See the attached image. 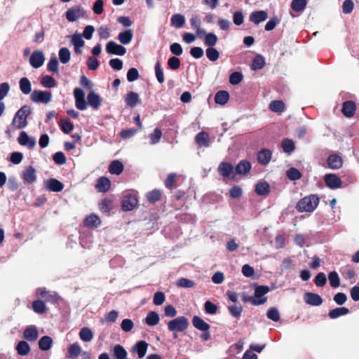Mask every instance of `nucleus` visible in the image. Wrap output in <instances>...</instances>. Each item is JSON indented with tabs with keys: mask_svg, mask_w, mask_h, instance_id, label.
<instances>
[{
	"mask_svg": "<svg viewBox=\"0 0 359 359\" xmlns=\"http://www.w3.org/2000/svg\"><path fill=\"white\" fill-rule=\"evenodd\" d=\"M319 198L315 194L305 196L297 203L296 209L299 212H313L318 205Z\"/></svg>",
	"mask_w": 359,
	"mask_h": 359,
	"instance_id": "obj_1",
	"label": "nucleus"
},
{
	"mask_svg": "<svg viewBox=\"0 0 359 359\" xmlns=\"http://www.w3.org/2000/svg\"><path fill=\"white\" fill-rule=\"evenodd\" d=\"M31 114L30 107L27 105L22 107L15 114L12 125L18 128L21 129L27 126V118Z\"/></svg>",
	"mask_w": 359,
	"mask_h": 359,
	"instance_id": "obj_2",
	"label": "nucleus"
},
{
	"mask_svg": "<svg viewBox=\"0 0 359 359\" xmlns=\"http://www.w3.org/2000/svg\"><path fill=\"white\" fill-rule=\"evenodd\" d=\"M189 320L184 316L177 317L168 323V329L170 332H184L189 327Z\"/></svg>",
	"mask_w": 359,
	"mask_h": 359,
	"instance_id": "obj_3",
	"label": "nucleus"
},
{
	"mask_svg": "<svg viewBox=\"0 0 359 359\" xmlns=\"http://www.w3.org/2000/svg\"><path fill=\"white\" fill-rule=\"evenodd\" d=\"M86 12L83 8L80 6H74L70 8H69L66 13L65 16L69 22H75L79 18H84Z\"/></svg>",
	"mask_w": 359,
	"mask_h": 359,
	"instance_id": "obj_4",
	"label": "nucleus"
},
{
	"mask_svg": "<svg viewBox=\"0 0 359 359\" xmlns=\"http://www.w3.org/2000/svg\"><path fill=\"white\" fill-rule=\"evenodd\" d=\"M52 98V94L49 91L34 90L30 96V99L35 103H48Z\"/></svg>",
	"mask_w": 359,
	"mask_h": 359,
	"instance_id": "obj_5",
	"label": "nucleus"
},
{
	"mask_svg": "<svg viewBox=\"0 0 359 359\" xmlns=\"http://www.w3.org/2000/svg\"><path fill=\"white\" fill-rule=\"evenodd\" d=\"M138 199L135 194H127L123 196L121 208L123 211H130L137 205Z\"/></svg>",
	"mask_w": 359,
	"mask_h": 359,
	"instance_id": "obj_6",
	"label": "nucleus"
},
{
	"mask_svg": "<svg viewBox=\"0 0 359 359\" xmlns=\"http://www.w3.org/2000/svg\"><path fill=\"white\" fill-rule=\"evenodd\" d=\"M106 51L110 55L122 56L126 53V48L114 41H110L106 45Z\"/></svg>",
	"mask_w": 359,
	"mask_h": 359,
	"instance_id": "obj_7",
	"label": "nucleus"
},
{
	"mask_svg": "<svg viewBox=\"0 0 359 359\" xmlns=\"http://www.w3.org/2000/svg\"><path fill=\"white\" fill-rule=\"evenodd\" d=\"M36 294L45 299L46 301L50 302L53 304H56L60 299V296L55 292H50L45 287H40L37 289Z\"/></svg>",
	"mask_w": 359,
	"mask_h": 359,
	"instance_id": "obj_8",
	"label": "nucleus"
},
{
	"mask_svg": "<svg viewBox=\"0 0 359 359\" xmlns=\"http://www.w3.org/2000/svg\"><path fill=\"white\" fill-rule=\"evenodd\" d=\"M45 60L44 54L41 50H34L29 57V63L33 68L38 69L41 67Z\"/></svg>",
	"mask_w": 359,
	"mask_h": 359,
	"instance_id": "obj_9",
	"label": "nucleus"
},
{
	"mask_svg": "<svg viewBox=\"0 0 359 359\" xmlns=\"http://www.w3.org/2000/svg\"><path fill=\"white\" fill-rule=\"evenodd\" d=\"M44 187L49 191L60 192L63 190L65 185L58 180L50 178L44 182Z\"/></svg>",
	"mask_w": 359,
	"mask_h": 359,
	"instance_id": "obj_10",
	"label": "nucleus"
},
{
	"mask_svg": "<svg viewBox=\"0 0 359 359\" xmlns=\"http://www.w3.org/2000/svg\"><path fill=\"white\" fill-rule=\"evenodd\" d=\"M326 186L332 189H339L341 187V180L335 174H327L324 177Z\"/></svg>",
	"mask_w": 359,
	"mask_h": 359,
	"instance_id": "obj_11",
	"label": "nucleus"
},
{
	"mask_svg": "<svg viewBox=\"0 0 359 359\" xmlns=\"http://www.w3.org/2000/svg\"><path fill=\"white\" fill-rule=\"evenodd\" d=\"M74 95L75 97L76 107L79 110L86 109V102L85 100V93L82 89L76 88L74 90Z\"/></svg>",
	"mask_w": 359,
	"mask_h": 359,
	"instance_id": "obj_12",
	"label": "nucleus"
},
{
	"mask_svg": "<svg viewBox=\"0 0 359 359\" xmlns=\"http://www.w3.org/2000/svg\"><path fill=\"white\" fill-rule=\"evenodd\" d=\"M18 142L20 145L27 147L29 149H32L36 145V140L29 137L25 131L20 132Z\"/></svg>",
	"mask_w": 359,
	"mask_h": 359,
	"instance_id": "obj_13",
	"label": "nucleus"
},
{
	"mask_svg": "<svg viewBox=\"0 0 359 359\" xmlns=\"http://www.w3.org/2000/svg\"><path fill=\"white\" fill-rule=\"evenodd\" d=\"M304 300L307 304L315 306L321 305L323 302L322 297L319 294L310 292L304 294Z\"/></svg>",
	"mask_w": 359,
	"mask_h": 359,
	"instance_id": "obj_14",
	"label": "nucleus"
},
{
	"mask_svg": "<svg viewBox=\"0 0 359 359\" xmlns=\"http://www.w3.org/2000/svg\"><path fill=\"white\" fill-rule=\"evenodd\" d=\"M356 110L355 103L352 100L345 101L342 104L341 112L347 117H353Z\"/></svg>",
	"mask_w": 359,
	"mask_h": 359,
	"instance_id": "obj_15",
	"label": "nucleus"
},
{
	"mask_svg": "<svg viewBox=\"0 0 359 359\" xmlns=\"http://www.w3.org/2000/svg\"><path fill=\"white\" fill-rule=\"evenodd\" d=\"M327 163L330 168L337 170L342 167L343 159L338 154H331L327 159Z\"/></svg>",
	"mask_w": 359,
	"mask_h": 359,
	"instance_id": "obj_16",
	"label": "nucleus"
},
{
	"mask_svg": "<svg viewBox=\"0 0 359 359\" xmlns=\"http://www.w3.org/2000/svg\"><path fill=\"white\" fill-rule=\"evenodd\" d=\"M111 187V181L106 177H100L97 180L95 188L99 192H107Z\"/></svg>",
	"mask_w": 359,
	"mask_h": 359,
	"instance_id": "obj_17",
	"label": "nucleus"
},
{
	"mask_svg": "<svg viewBox=\"0 0 359 359\" xmlns=\"http://www.w3.org/2000/svg\"><path fill=\"white\" fill-rule=\"evenodd\" d=\"M343 277L350 281L351 284L355 283V273L354 269L350 266L346 265L342 267L340 270Z\"/></svg>",
	"mask_w": 359,
	"mask_h": 359,
	"instance_id": "obj_18",
	"label": "nucleus"
},
{
	"mask_svg": "<svg viewBox=\"0 0 359 359\" xmlns=\"http://www.w3.org/2000/svg\"><path fill=\"white\" fill-rule=\"evenodd\" d=\"M23 180L28 184H33L36 180V170L29 165L22 172Z\"/></svg>",
	"mask_w": 359,
	"mask_h": 359,
	"instance_id": "obj_19",
	"label": "nucleus"
},
{
	"mask_svg": "<svg viewBox=\"0 0 359 359\" xmlns=\"http://www.w3.org/2000/svg\"><path fill=\"white\" fill-rule=\"evenodd\" d=\"M272 152L268 149H262L257 154V161L262 165H267L271 159Z\"/></svg>",
	"mask_w": 359,
	"mask_h": 359,
	"instance_id": "obj_20",
	"label": "nucleus"
},
{
	"mask_svg": "<svg viewBox=\"0 0 359 359\" xmlns=\"http://www.w3.org/2000/svg\"><path fill=\"white\" fill-rule=\"evenodd\" d=\"M87 100L88 104L95 109H97L102 102L100 96L93 91L90 92L87 96Z\"/></svg>",
	"mask_w": 359,
	"mask_h": 359,
	"instance_id": "obj_21",
	"label": "nucleus"
},
{
	"mask_svg": "<svg viewBox=\"0 0 359 359\" xmlns=\"http://www.w3.org/2000/svg\"><path fill=\"white\" fill-rule=\"evenodd\" d=\"M268 18V14L264 11H258L252 12L249 17V19L251 22L255 23V25H258L259 23L265 21Z\"/></svg>",
	"mask_w": 359,
	"mask_h": 359,
	"instance_id": "obj_22",
	"label": "nucleus"
},
{
	"mask_svg": "<svg viewBox=\"0 0 359 359\" xmlns=\"http://www.w3.org/2000/svg\"><path fill=\"white\" fill-rule=\"evenodd\" d=\"M125 102L128 107L133 108L140 102V99L137 93L131 91L126 94Z\"/></svg>",
	"mask_w": 359,
	"mask_h": 359,
	"instance_id": "obj_23",
	"label": "nucleus"
},
{
	"mask_svg": "<svg viewBox=\"0 0 359 359\" xmlns=\"http://www.w3.org/2000/svg\"><path fill=\"white\" fill-rule=\"evenodd\" d=\"M195 142L199 147H207L210 143V136L206 132H200L195 136Z\"/></svg>",
	"mask_w": 359,
	"mask_h": 359,
	"instance_id": "obj_24",
	"label": "nucleus"
},
{
	"mask_svg": "<svg viewBox=\"0 0 359 359\" xmlns=\"http://www.w3.org/2000/svg\"><path fill=\"white\" fill-rule=\"evenodd\" d=\"M192 324L195 328L200 331H208L210 330V325L198 316L193 317Z\"/></svg>",
	"mask_w": 359,
	"mask_h": 359,
	"instance_id": "obj_25",
	"label": "nucleus"
},
{
	"mask_svg": "<svg viewBox=\"0 0 359 359\" xmlns=\"http://www.w3.org/2000/svg\"><path fill=\"white\" fill-rule=\"evenodd\" d=\"M255 192L259 196H268L270 193L269 184L266 181L259 182L255 186Z\"/></svg>",
	"mask_w": 359,
	"mask_h": 359,
	"instance_id": "obj_26",
	"label": "nucleus"
},
{
	"mask_svg": "<svg viewBox=\"0 0 359 359\" xmlns=\"http://www.w3.org/2000/svg\"><path fill=\"white\" fill-rule=\"evenodd\" d=\"M233 165L227 162H222L218 167V171L220 175L224 177H229L233 171Z\"/></svg>",
	"mask_w": 359,
	"mask_h": 359,
	"instance_id": "obj_27",
	"label": "nucleus"
},
{
	"mask_svg": "<svg viewBox=\"0 0 359 359\" xmlns=\"http://www.w3.org/2000/svg\"><path fill=\"white\" fill-rule=\"evenodd\" d=\"M84 226L89 228L98 226L101 224L100 217L95 214H90L83 221Z\"/></svg>",
	"mask_w": 359,
	"mask_h": 359,
	"instance_id": "obj_28",
	"label": "nucleus"
},
{
	"mask_svg": "<svg viewBox=\"0 0 359 359\" xmlns=\"http://www.w3.org/2000/svg\"><path fill=\"white\" fill-rule=\"evenodd\" d=\"M38 337L39 332L35 326H29L24 331V338L29 341L36 340Z\"/></svg>",
	"mask_w": 359,
	"mask_h": 359,
	"instance_id": "obj_29",
	"label": "nucleus"
},
{
	"mask_svg": "<svg viewBox=\"0 0 359 359\" xmlns=\"http://www.w3.org/2000/svg\"><path fill=\"white\" fill-rule=\"evenodd\" d=\"M148 344L145 341H139L133 347V351L136 352L140 358H143L147 351Z\"/></svg>",
	"mask_w": 359,
	"mask_h": 359,
	"instance_id": "obj_30",
	"label": "nucleus"
},
{
	"mask_svg": "<svg viewBox=\"0 0 359 359\" xmlns=\"http://www.w3.org/2000/svg\"><path fill=\"white\" fill-rule=\"evenodd\" d=\"M251 166L250 162L246 160H243L236 166L235 170L237 174L245 175L250 172Z\"/></svg>",
	"mask_w": 359,
	"mask_h": 359,
	"instance_id": "obj_31",
	"label": "nucleus"
},
{
	"mask_svg": "<svg viewBox=\"0 0 359 359\" xmlns=\"http://www.w3.org/2000/svg\"><path fill=\"white\" fill-rule=\"evenodd\" d=\"M162 192L158 189H154L149 191L146 195L147 201L151 204H154L161 200Z\"/></svg>",
	"mask_w": 359,
	"mask_h": 359,
	"instance_id": "obj_32",
	"label": "nucleus"
},
{
	"mask_svg": "<svg viewBox=\"0 0 359 359\" xmlns=\"http://www.w3.org/2000/svg\"><path fill=\"white\" fill-rule=\"evenodd\" d=\"M270 289L268 285H257L255 288V295L257 299H266V302L267 301V297H264L266 294L269 292Z\"/></svg>",
	"mask_w": 359,
	"mask_h": 359,
	"instance_id": "obj_33",
	"label": "nucleus"
},
{
	"mask_svg": "<svg viewBox=\"0 0 359 359\" xmlns=\"http://www.w3.org/2000/svg\"><path fill=\"white\" fill-rule=\"evenodd\" d=\"M229 94L226 90H219L215 95V102L217 104L224 105L229 101Z\"/></svg>",
	"mask_w": 359,
	"mask_h": 359,
	"instance_id": "obj_34",
	"label": "nucleus"
},
{
	"mask_svg": "<svg viewBox=\"0 0 359 359\" xmlns=\"http://www.w3.org/2000/svg\"><path fill=\"white\" fill-rule=\"evenodd\" d=\"M349 313V309L346 307H338L329 311L328 316L331 319H335L341 316L346 315Z\"/></svg>",
	"mask_w": 359,
	"mask_h": 359,
	"instance_id": "obj_35",
	"label": "nucleus"
},
{
	"mask_svg": "<svg viewBox=\"0 0 359 359\" xmlns=\"http://www.w3.org/2000/svg\"><path fill=\"white\" fill-rule=\"evenodd\" d=\"M53 346V339L49 336H43L39 341V347L41 351H48Z\"/></svg>",
	"mask_w": 359,
	"mask_h": 359,
	"instance_id": "obj_36",
	"label": "nucleus"
},
{
	"mask_svg": "<svg viewBox=\"0 0 359 359\" xmlns=\"http://www.w3.org/2000/svg\"><path fill=\"white\" fill-rule=\"evenodd\" d=\"M113 355L115 359H126L128 353L123 346L116 344L113 348Z\"/></svg>",
	"mask_w": 359,
	"mask_h": 359,
	"instance_id": "obj_37",
	"label": "nucleus"
},
{
	"mask_svg": "<svg viewBox=\"0 0 359 359\" xmlns=\"http://www.w3.org/2000/svg\"><path fill=\"white\" fill-rule=\"evenodd\" d=\"M171 25L176 27H182L185 24V18L183 15L176 13L172 15L170 19Z\"/></svg>",
	"mask_w": 359,
	"mask_h": 359,
	"instance_id": "obj_38",
	"label": "nucleus"
},
{
	"mask_svg": "<svg viewBox=\"0 0 359 359\" xmlns=\"http://www.w3.org/2000/svg\"><path fill=\"white\" fill-rule=\"evenodd\" d=\"M190 24L192 29H196V34L198 36H201L205 34V31L201 28V21L198 17H192L190 19Z\"/></svg>",
	"mask_w": 359,
	"mask_h": 359,
	"instance_id": "obj_39",
	"label": "nucleus"
},
{
	"mask_svg": "<svg viewBox=\"0 0 359 359\" xmlns=\"http://www.w3.org/2000/svg\"><path fill=\"white\" fill-rule=\"evenodd\" d=\"M123 165L119 161H113L109 166V171L112 175H120L123 170Z\"/></svg>",
	"mask_w": 359,
	"mask_h": 359,
	"instance_id": "obj_40",
	"label": "nucleus"
},
{
	"mask_svg": "<svg viewBox=\"0 0 359 359\" xmlns=\"http://www.w3.org/2000/svg\"><path fill=\"white\" fill-rule=\"evenodd\" d=\"M265 59L261 55H256L252 62L250 65L252 70H258L262 69L265 65Z\"/></svg>",
	"mask_w": 359,
	"mask_h": 359,
	"instance_id": "obj_41",
	"label": "nucleus"
},
{
	"mask_svg": "<svg viewBox=\"0 0 359 359\" xmlns=\"http://www.w3.org/2000/svg\"><path fill=\"white\" fill-rule=\"evenodd\" d=\"M133 32L131 29H128L124 32H120L118 36L119 41L124 45L128 44L133 39Z\"/></svg>",
	"mask_w": 359,
	"mask_h": 359,
	"instance_id": "obj_42",
	"label": "nucleus"
},
{
	"mask_svg": "<svg viewBox=\"0 0 359 359\" xmlns=\"http://www.w3.org/2000/svg\"><path fill=\"white\" fill-rule=\"evenodd\" d=\"M20 89L21 92L25 95H28L32 91L31 82L27 77H22L19 81Z\"/></svg>",
	"mask_w": 359,
	"mask_h": 359,
	"instance_id": "obj_43",
	"label": "nucleus"
},
{
	"mask_svg": "<svg viewBox=\"0 0 359 359\" xmlns=\"http://www.w3.org/2000/svg\"><path fill=\"white\" fill-rule=\"evenodd\" d=\"M79 337L83 341H90L93 338V332L89 327H84L80 330Z\"/></svg>",
	"mask_w": 359,
	"mask_h": 359,
	"instance_id": "obj_44",
	"label": "nucleus"
},
{
	"mask_svg": "<svg viewBox=\"0 0 359 359\" xmlns=\"http://www.w3.org/2000/svg\"><path fill=\"white\" fill-rule=\"evenodd\" d=\"M32 307L33 311L39 314H43L46 313L47 310L45 303L40 299L34 301L32 302Z\"/></svg>",
	"mask_w": 359,
	"mask_h": 359,
	"instance_id": "obj_45",
	"label": "nucleus"
},
{
	"mask_svg": "<svg viewBox=\"0 0 359 359\" xmlns=\"http://www.w3.org/2000/svg\"><path fill=\"white\" fill-rule=\"evenodd\" d=\"M15 349L20 355H26L30 351V346L27 341H20L17 344Z\"/></svg>",
	"mask_w": 359,
	"mask_h": 359,
	"instance_id": "obj_46",
	"label": "nucleus"
},
{
	"mask_svg": "<svg viewBox=\"0 0 359 359\" xmlns=\"http://www.w3.org/2000/svg\"><path fill=\"white\" fill-rule=\"evenodd\" d=\"M306 0H292L291 3V8L294 12H302L306 7Z\"/></svg>",
	"mask_w": 359,
	"mask_h": 359,
	"instance_id": "obj_47",
	"label": "nucleus"
},
{
	"mask_svg": "<svg viewBox=\"0 0 359 359\" xmlns=\"http://www.w3.org/2000/svg\"><path fill=\"white\" fill-rule=\"evenodd\" d=\"M113 201L109 198H104L99 203V209L102 212H109L112 209Z\"/></svg>",
	"mask_w": 359,
	"mask_h": 359,
	"instance_id": "obj_48",
	"label": "nucleus"
},
{
	"mask_svg": "<svg viewBox=\"0 0 359 359\" xmlns=\"http://www.w3.org/2000/svg\"><path fill=\"white\" fill-rule=\"evenodd\" d=\"M160 318L158 314L155 311L149 312L146 318L145 323L149 326H154L159 323Z\"/></svg>",
	"mask_w": 359,
	"mask_h": 359,
	"instance_id": "obj_49",
	"label": "nucleus"
},
{
	"mask_svg": "<svg viewBox=\"0 0 359 359\" xmlns=\"http://www.w3.org/2000/svg\"><path fill=\"white\" fill-rule=\"evenodd\" d=\"M165 186L169 189L177 187V174L175 172L170 173L165 180Z\"/></svg>",
	"mask_w": 359,
	"mask_h": 359,
	"instance_id": "obj_50",
	"label": "nucleus"
},
{
	"mask_svg": "<svg viewBox=\"0 0 359 359\" xmlns=\"http://www.w3.org/2000/svg\"><path fill=\"white\" fill-rule=\"evenodd\" d=\"M241 298L243 302H250L255 306H258L266 303V299H257L252 296H248L245 293L242 294Z\"/></svg>",
	"mask_w": 359,
	"mask_h": 359,
	"instance_id": "obj_51",
	"label": "nucleus"
},
{
	"mask_svg": "<svg viewBox=\"0 0 359 359\" xmlns=\"http://www.w3.org/2000/svg\"><path fill=\"white\" fill-rule=\"evenodd\" d=\"M269 109L272 111L280 113L285 110V105L281 100H273L270 103Z\"/></svg>",
	"mask_w": 359,
	"mask_h": 359,
	"instance_id": "obj_52",
	"label": "nucleus"
},
{
	"mask_svg": "<svg viewBox=\"0 0 359 359\" xmlns=\"http://www.w3.org/2000/svg\"><path fill=\"white\" fill-rule=\"evenodd\" d=\"M204 44L208 48L213 47L216 45L218 41L217 35L214 33L205 34Z\"/></svg>",
	"mask_w": 359,
	"mask_h": 359,
	"instance_id": "obj_53",
	"label": "nucleus"
},
{
	"mask_svg": "<svg viewBox=\"0 0 359 359\" xmlns=\"http://www.w3.org/2000/svg\"><path fill=\"white\" fill-rule=\"evenodd\" d=\"M281 146H282V148H283L284 152L287 153V154H290L295 149V145H294V141L292 140L287 139V138L284 139L282 141Z\"/></svg>",
	"mask_w": 359,
	"mask_h": 359,
	"instance_id": "obj_54",
	"label": "nucleus"
},
{
	"mask_svg": "<svg viewBox=\"0 0 359 359\" xmlns=\"http://www.w3.org/2000/svg\"><path fill=\"white\" fill-rule=\"evenodd\" d=\"M71 57V53L67 48L63 47L61 48L59 50V59L60 62L63 64H67Z\"/></svg>",
	"mask_w": 359,
	"mask_h": 359,
	"instance_id": "obj_55",
	"label": "nucleus"
},
{
	"mask_svg": "<svg viewBox=\"0 0 359 359\" xmlns=\"http://www.w3.org/2000/svg\"><path fill=\"white\" fill-rule=\"evenodd\" d=\"M176 285L178 287L191 288L195 287L196 283L192 280L181 278L177 281Z\"/></svg>",
	"mask_w": 359,
	"mask_h": 359,
	"instance_id": "obj_56",
	"label": "nucleus"
},
{
	"mask_svg": "<svg viewBox=\"0 0 359 359\" xmlns=\"http://www.w3.org/2000/svg\"><path fill=\"white\" fill-rule=\"evenodd\" d=\"M41 84L45 88H53L55 87L57 83L55 80L50 76H43L40 81Z\"/></svg>",
	"mask_w": 359,
	"mask_h": 359,
	"instance_id": "obj_57",
	"label": "nucleus"
},
{
	"mask_svg": "<svg viewBox=\"0 0 359 359\" xmlns=\"http://www.w3.org/2000/svg\"><path fill=\"white\" fill-rule=\"evenodd\" d=\"M81 352V348L78 343L71 344L68 348V353L70 357L76 358Z\"/></svg>",
	"mask_w": 359,
	"mask_h": 359,
	"instance_id": "obj_58",
	"label": "nucleus"
},
{
	"mask_svg": "<svg viewBox=\"0 0 359 359\" xmlns=\"http://www.w3.org/2000/svg\"><path fill=\"white\" fill-rule=\"evenodd\" d=\"M328 279L331 287L336 288L340 285V279L336 271H332L328 275Z\"/></svg>",
	"mask_w": 359,
	"mask_h": 359,
	"instance_id": "obj_59",
	"label": "nucleus"
},
{
	"mask_svg": "<svg viewBox=\"0 0 359 359\" xmlns=\"http://www.w3.org/2000/svg\"><path fill=\"white\" fill-rule=\"evenodd\" d=\"M286 175L290 180H297L302 177V173L295 168H290L286 172Z\"/></svg>",
	"mask_w": 359,
	"mask_h": 359,
	"instance_id": "obj_60",
	"label": "nucleus"
},
{
	"mask_svg": "<svg viewBox=\"0 0 359 359\" xmlns=\"http://www.w3.org/2000/svg\"><path fill=\"white\" fill-rule=\"evenodd\" d=\"M206 56L209 60L215 62L219 57V51L213 47L208 48L206 49Z\"/></svg>",
	"mask_w": 359,
	"mask_h": 359,
	"instance_id": "obj_61",
	"label": "nucleus"
},
{
	"mask_svg": "<svg viewBox=\"0 0 359 359\" xmlns=\"http://www.w3.org/2000/svg\"><path fill=\"white\" fill-rule=\"evenodd\" d=\"M60 126L62 131L65 134H69L74 128L73 123L69 120H60Z\"/></svg>",
	"mask_w": 359,
	"mask_h": 359,
	"instance_id": "obj_62",
	"label": "nucleus"
},
{
	"mask_svg": "<svg viewBox=\"0 0 359 359\" xmlns=\"http://www.w3.org/2000/svg\"><path fill=\"white\" fill-rule=\"evenodd\" d=\"M243 79L242 73L239 72H235L229 76V83L232 85H237L240 83Z\"/></svg>",
	"mask_w": 359,
	"mask_h": 359,
	"instance_id": "obj_63",
	"label": "nucleus"
},
{
	"mask_svg": "<svg viewBox=\"0 0 359 359\" xmlns=\"http://www.w3.org/2000/svg\"><path fill=\"white\" fill-rule=\"evenodd\" d=\"M267 318L274 322H278L280 319V313L277 309L270 308L266 313Z\"/></svg>",
	"mask_w": 359,
	"mask_h": 359,
	"instance_id": "obj_64",
	"label": "nucleus"
}]
</instances>
